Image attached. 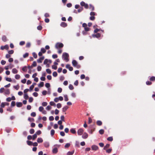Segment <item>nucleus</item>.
<instances>
[{
	"instance_id": "nucleus-1",
	"label": "nucleus",
	"mask_w": 155,
	"mask_h": 155,
	"mask_svg": "<svg viewBox=\"0 0 155 155\" xmlns=\"http://www.w3.org/2000/svg\"><path fill=\"white\" fill-rule=\"evenodd\" d=\"M69 55L68 53H63L62 54V58L64 59V60L68 62L69 61Z\"/></svg>"
},
{
	"instance_id": "nucleus-2",
	"label": "nucleus",
	"mask_w": 155,
	"mask_h": 155,
	"mask_svg": "<svg viewBox=\"0 0 155 155\" xmlns=\"http://www.w3.org/2000/svg\"><path fill=\"white\" fill-rule=\"evenodd\" d=\"M72 64L74 67H76L77 68H79L81 67L80 65L78 64L75 60H74L72 61Z\"/></svg>"
},
{
	"instance_id": "nucleus-3",
	"label": "nucleus",
	"mask_w": 155,
	"mask_h": 155,
	"mask_svg": "<svg viewBox=\"0 0 155 155\" xmlns=\"http://www.w3.org/2000/svg\"><path fill=\"white\" fill-rule=\"evenodd\" d=\"M64 46V45L61 43H57L55 45V48L58 49L59 48H62Z\"/></svg>"
},
{
	"instance_id": "nucleus-4",
	"label": "nucleus",
	"mask_w": 155,
	"mask_h": 155,
	"mask_svg": "<svg viewBox=\"0 0 155 155\" xmlns=\"http://www.w3.org/2000/svg\"><path fill=\"white\" fill-rule=\"evenodd\" d=\"M94 125L93 126H92L91 125L89 126V128L88 130L89 132L91 134H92L95 128L94 127Z\"/></svg>"
},
{
	"instance_id": "nucleus-5",
	"label": "nucleus",
	"mask_w": 155,
	"mask_h": 155,
	"mask_svg": "<svg viewBox=\"0 0 155 155\" xmlns=\"http://www.w3.org/2000/svg\"><path fill=\"white\" fill-rule=\"evenodd\" d=\"M80 5L82 6H84L86 9L88 8V5L87 4L85 3L84 2L82 1L80 2Z\"/></svg>"
},
{
	"instance_id": "nucleus-6",
	"label": "nucleus",
	"mask_w": 155,
	"mask_h": 155,
	"mask_svg": "<svg viewBox=\"0 0 155 155\" xmlns=\"http://www.w3.org/2000/svg\"><path fill=\"white\" fill-rule=\"evenodd\" d=\"M91 149L93 150H97L99 149L98 147L96 145H93L91 146Z\"/></svg>"
},
{
	"instance_id": "nucleus-7",
	"label": "nucleus",
	"mask_w": 155,
	"mask_h": 155,
	"mask_svg": "<svg viewBox=\"0 0 155 155\" xmlns=\"http://www.w3.org/2000/svg\"><path fill=\"white\" fill-rule=\"evenodd\" d=\"M9 48V46L8 45H6L4 46H2L0 47V49L2 50H3L4 49L8 50Z\"/></svg>"
},
{
	"instance_id": "nucleus-8",
	"label": "nucleus",
	"mask_w": 155,
	"mask_h": 155,
	"mask_svg": "<svg viewBox=\"0 0 155 155\" xmlns=\"http://www.w3.org/2000/svg\"><path fill=\"white\" fill-rule=\"evenodd\" d=\"M84 132L82 128L79 129L78 131V135H81Z\"/></svg>"
},
{
	"instance_id": "nucleus-9",
	"label": "nucleus",
	"mask_w": 155,
	"mask_h": 155,
	"mask_svg": "<svg viewBox=\"0 0 155 155\" xmlns=\"http://www.w3.org/2000/svg\"><path fill=\"white\" fill-rule=\"evenodd\" d=\"M66 68L68 69L70 71H71L73 70V68L70 66L69 64H67L66 66Z\"/></svg>"
},
{
	"instance_id": "nucleus-10",
	"label": "nucleus",
	"mask_w": 155,
	"mask_h": 155,
	"mask_svg": "<svg viewBox=\"0 0 155 155\" xmlns=\"http://www.w3.org/2000/svg\"><path fill=\"white\" fill-rule=\"evenodd\" d=\"M45 57L44 56L40 57L39 59H38L37 61L38 63H41L42 62V61L44 59Z\"/></svg>"
},
{
	"instance_id": "nucleus-11",
	"label": "nucleus",
	"mask_w": 155,
	"mask_h": 155,
	"mask_svg": "<svg viewBox=\"0 0 155 155\" xmlns=\"http://www.w3.org/2000/svg\"><path fill=\"white\" fill-rule=\"evenodd\" d=\"M61 26L63 27H65L67 26V24L64 22H62L61 24Z\"/></svg>"
},
{
	"instance_id": "nucleus-12",
	"label": "nucleus",
	"mask_w": 155,
	"mask_h": 155,
	"mask_svg": "<svg viewBox=\"0 0 155 155\" xmlns=\"http://www.w3.org/2000/svg\"><path fill=\"white\" fill-rule=\"evenodd\" d=\"M22 105V104L21 102H17L16 103V106L18 107H21Z\"/></svg>"
},
{
	"instance_id": "nucleus-13",
	"label": "nucleus",
	"mask_w": 155,
	"mask_h": 155,
	"mask_svg": "<svg viewBox=\"0 0 155 155\" xmlns=\"http://www.w3.org/2000/svg\"><path fill=\"white\" fill-rule=\"evenodd\" d=\"M88 137V134L87 133H84L82 136V137L84 139L87 138Z\"/></svg>"
},
{
	"instance_id": "nucleus-14",
	"label": "nucleus",
	"mask_w": 155,
	"mask_h": 155,
	"mask_svg": "<svg viewBox=\"0 0 155 155\" xmlns=\"http://www.w3.org/2000/svg\"><path fill=\"white\" fill-rule=\"evenodd\" d=\"M58 152V149L56 147L54 148L52 150V152L54 153H56Z\"/></svg>"
},
{
	"instance_id": "nucleus-15",
	"label": "nucleus",
	"mask_w": 155,
	"mask_h": 155,
	"mask_svg": "<svg viewBox=\"0 0 155 155\" xmlns=\"http://www.w3.org/2000/svg\"><path fill=\"white\" fill-rule=\"evenodd\" d=\"M93 37L95 36L97 38H98L101 37V34L99 33H97L95 35H93Z\"/></svg>"
},
{
	"instance_id": "nucleus-16",
	"label": "nucleus",
	"mask_w": 155,
	"mask_h": 155,
	"mask_svg": "<svg viewBox=\"0 0 155 155\" xmlns=\"http://www.w3.org/2000/svg\"><path fill=\"white\" fill-rule=\"evenodd\" d=\"M68 107L67 106H65L63 108H62V112H65L68 109Z\"/></svg>"
},
{
	"instance_id": "nucleus-17",
	"label": "nucleus",
	"mask_w": 155,
	"mask_h": 155,
	"mask_svg": "<svg viewBox=\"0 0 155 155\" xmlns=\"http://www.w3.org/2000/svg\"><path fill=\"white\" fill-rule=\"evenodd\" d=\"M37 141L38 143H41L43 142V140L42 138H38Z\"/></svg>"
},
{
	"instance_id": "nucleus-18",
	"label": "nucleus",
	"mask_w": 155,
	"mask_h": 155,
	"mask_svg": "<svg viewBox=\"0 0 155 155\" xmlns=\"http://www.w3.org/2000/svg\"><path fill=\"white\" fill-rule=\"evenodd\" d=\"M96 123L97 125L99 126L101 125L102 124V121H101V120L97 121Z\"/></svg>"
},
{
	"instance_id": "nucleus-19",
	"label": "nucleus",
	"mask_w": 155,
	"mask_h": 155,
	"mask_svg": "<svg viewBox=\"0 0 155 155\" xmlns=\"http://www.w3.org/2000/svg\"><path fill=\"white\" fill-rule=\"evenodd\" d=\"M110 146V145L109 144H107L105 146H104V150H106V149L108 148Z\"/></svg>"
},
{
	"instance_id": "nucleus-20",
	"label": "nucleus",
	"mask_w": 155,
	"mask_h": 155,
	"mask_svg": "<svg viewBox=\"0 0 155 155\" xmlns=\"http://www.w3.org/2000/svg\"><path fill=\"white\" fill-rule=\"evenodd\" d=\"M44 146L46 147H48L49 146V143L48 142H45L44 143Z\"/></svg>"
},
{
	"instance_id": "nucleus-21",
	"label": "nucleus",
	"mask_w": 155,
	"mask_h": 155,
	"mask_svg": "<svg viewBox=\"0 0 155 155\" xmlns=\"http://www.w3.org/2000/svg\"><path fill=\"white\" fill-rule=\"evenodd\" d=\"M74 151H69L67 153V155H72L74 154Z\"/></svg>"
},
{
	"instance_id": "nucleus-22",
	"label": "nucleus",
	"mask_w": 155,
	"mask_h": 155,
	"mask_svg": "<svg viewBox=\"0 0 155 155\" xmlns=\"http://www.w3.org/2000/svg\"><path fill=\"white\" fill-rule=\"evenodd\" d=\"M10 93V90L9 89H7L5 91V94H9Z\"/></svg>"
},
{
	"instance_id": "nucleus-23",
	"label": "nucleus",
	"mask_w": 155,
	"mask_h": 155,
	"mask_svg": "<svg viewBox=\"0 0 155 155\" xmlns=\"http://www.w3.org/2000/svg\"><path fill=\"white\" fill-rule=\"evenodd\" d=\"M2 40L3 41L5 42L7 41V38L5 36H3L2 38Z\"/></svg>"
},
{
	"instance_id": "nucleus-24",
	"label": "nucleus",
	"mask_w": 155,
	"mask_h": 155,
	"mask_svg": "<svg viewBox=\"0 0 155 155\" xmlns=\"http://www.w3.org/2000/svg\"><path fill=\"white\" fill-rule=\"evenodd\" d=\"M89 8L91 9V10L92 11H93L94 10V7L91 4H90L89 5Z\"/></svg>"
},
{
	"instance_id": "nucleus-25",
	"label": "nucleus",
	"mask_w": 155,
	"mask_h": 155,
	"mask_svg": "<svg viewBox=\"0 0 155 155\" xmlns=\"http://www.w3.org/2000/svg\"><path fill=\"white\" fill-rule=\"evenodd\" d=\"M12 72L14 74H17L18 73V70L16 68H13L12 70Z\"/></svg>"
},
{
	"instance_id": "nucleus-26",
	"label": "nucleus",
	"mask_w": 155,
	"mask_h": 155,
	"mask_svg": "<svg viewBox=\"0 0 155 155\" xmlns=\"http://www.w3.org/2000/svg\"><path fill=\"white\" fill-rule=\"evenodd\" d=\"M70 132L72 134H75L76 133V131L74 129L72 128L70 130Z\"/></svg>"
},
{
	"instance_id": "nucleus-27",
	"label": "nucleus",
	"mask_w": 155,
	"mask_h": 155,
	"mask_svg": "<svg viewBox=\"0 0 155 155\" xmlns=\"http://www.w3.org/2000/svg\"><path fill=\"white\" fill-rule=\"evenodd\" d=\"M149 79L151 81H155V77L154 76H152Z\"/></svg>"
},
{
	"instance_id": "nucleus-28",
	"label": "nucleus",
	"mask_w": 155,
	"mask_h": 155,
	"mask_svg": "<svg viewBox=\"0 0 155 155\" xmlns=\"http://www.w3.org/2000/svg\"><path fill=\"white\" fill-rule=\"evenodd\" d=\"M24 98L25 100H27L28 98V96L27 94H24Z\"/></svg>"
},
{
	"instance_id": "nucleus-29",
	"label": "nucleus",
	"mask_w": 155,
	"mask_h": 155,
	"mask_svg": "<svg viewBox=\"0 0 155 155\" xmlns=\"http://www.w3.org/2000/svg\"><path fill=\"white\" fill-rule=\"evenodd\" d=\"M44 85V83L43 82H41L39 84H38V86L39 87H42Z\"/></svg>"
},
{
	"instance_id": "nucleus-30",
	"label": "nucleus",
	"mask_w": 155,
	"mask_h": 155,
	"mask_svg": "<svg viewBox=\"0 0 155 155\" xmlns=\"http://www.w3.org/2000/svg\"><path fill=\"white\" fill-rule=\"evenodd\" d=\"M50 104L51 106H53L55 107L56 106V104L53 101L50 102Z\"/></svg>"
},
{
	"instance_id": "nucleus-31",
	"label": "nucleus",
	"mask_w": 155,
	"mask_h": 155,
	"mask_svg": "<svg viewBox=\"0 0 155 155\" xmlns=\"http://www.w3.org/2000/svg\"><path fill=\"white\" fill-rule=\"evenodd\" d=\"M28 120L30 122H34L35 121L34 118L31 117H29L28 119Z\"/></svg>"
},
{
	"instance_id": "nucleus-32",
	"label": "nucleus",
	"mask_w": 155,
	"mask_h": 155,
	"mask_svg": "<svg viewBox=\"0 0 155 155\" xmlns=\"http://www.w3.org/2000/svg\"><path fill=\"white\" fill-rule=\"evenodd\" d=\"M46 72L49 74H51V70L49 68L46 69Z\"/></svg>"
},
{
	"instance_id": "nucleus-33",
	"label": "nucleus",
	"mask_w": 155,
	"mask_h": 155,
	"mask_svg": "<svg viewBox=\"0 0 155 155\" xmlns=\"http://www.w3.org/2000/svg\"><path fill=\"white\" fill-rule=\"evenodd\" d=\"M55 133V131L54 130H51V136H53L54 135Z\"/></svg>"
},
{
	"instance_id": "nucleus-34",
	"label": "nucleus",
	"mask_w": 155,
	"mask_h": 155,
	"mask_svg": "<svg viewBox=\"0 0 155 155\" xmlns=\"http://www.w3.org/2000/svg\"><path fill=\"white\" fill-rule=\"evenodd\" d=\"M99 132L101 134H103L104 133V130L103 129H101L99 130Z\"/></svg>"
},
{
	"instance_id": "nucleus-35",
	"label": "nucleus",
	"mask_w": 155,
	"mask_h": 155,
	"mask_svg": "<svg viewBox=\"0 0 155 155\" xmlns=\"http://www.w3.org/2000/svg\"><path fill=\"white\" fill-rule=\"evenodd\" d=\"M107 140L108 141H111L113 140V138L112 137H110L107 138Z\"/></svg>"
},
{
	"instance_id": "nucleus-36",
	"label": "nucleus",
	"mask_w": 155,
	"mask_h": 155,
	"mask_svg": "<svg viewBox=\"0 0 155 155\" xmlns=\"http://www.w3.org/2000/svg\"><path fill=\"white\" fill-rule=\"evenodd\" d=\"M64 100L65 101H68V100L67 95H64Z\"/></svg>"
},
{
	"instance_id": "nucleus-37",
	"label": "nucleus",
	"mask_w": 155,
	"mask_h": 155,
	"mask_svg": "<svg viewBox=\"0 0 155 155\" xmlns=\"http://www.w3.org/2000/svg\"><path fill=\"white\" fill-rule=\"evenodd\" d=\"M27 144L29 145H31L33 144L32 142L29 140L27 141Z\"/></svg>"
},
{
	"instance_id": "nucleus-38",
	"label": "nucleus",
	"mask_w": 155,
	"mask_h": 155,
	"mask_svg": "<svg viewBox=\"0 0 155 155\" xmlns=\"http://www.w3.org/2000/svg\"><path fill=\"white\" fill-rule=\"evenodd\" d=\"M83 10V8L82 7H81L77 11L78 12L80 13Z\"/></svg>"
},
{
	"instance_id": "nucleus-39",
	"label": "nucleus",
	"mask_w": 155,
	"mask_h": 155,
	"mask_svg": "<svg viewBox=\"0 0 155 155\" xmlns=\"http://www.w3.org/2000/svg\"><path fill=\"white\" fill-rule=\"evenodd\" d=\"M32 65V67H35L37 66V63H36V62L35 61H34L33 63V64H32L31 65Z\"/></svg>"
},
{
	"instance_id": "nucleus-40",
	"label": "nucleus",
	"mask_w": 155,
	"mask_h": 155,
	"mask_svg": "<svg viewBox=\"0 0 155 155\" xmlns=\"http://www.w3.org/2000/svg\"><path fill=\"white\" fill-rule=\"evenodd\" d=\"M41 51L43 53H45L46 52V50L44 48H42L41 49Z\"/></svg>"
},
{
	"instance_id": "nucleus-41",
	"label": "nucleus",
	"mask_w": 155,
	"mask_h": 155,
	"mask_svg": "<svg viewBox=\"0 0 155 155\" xmlns=\"http://www.w3.org/2000/svg\"><path fill=\"white\" fill-rule=\"evenodd\" d=\"M13 87L16 90H18L19 88V86L18 85H17L16 86H14Z\"/></svg>"
},
{
	"instance_id": "nucleus-42",
	"label": "nucleus",
	"mask_w": 155,
	"mask_h": 155,
	"mask_svg": "<svg viewBox=\"0 0 155 155\" xmlns=\"http://www.w3.org/2000/svg\"><path fill=\"white\" fill-rule=\"evenodd\" d=\"M69 88L71 90H72L74 89V87L72 84L69 85Z\"/></svg>"
},
{
	"instance_id": "nucleus-43",
	"label": "nucleus",
	"mask_w": 155,
	"mask_h": 155,
	"mask_svg": "<svg viewBox=\"0 0 155 155\" xmlns=\"http://www.w3.org/2000/svg\"><path fill=\"white\" fill-rule=\"evenodd\" d=\"M31 115L32 117H35L36 116V113L35 112H33L31 113Z\"/></svg>"
},
{
	"instance_id": "nucleus-44",
	"label": "nucleus",
	"mask_w": 155,
	"mask_h": 155,
	"mask_svg": "<svg viewBox=\"0 0 155 155\" xmlns=\"http://www.w3.org/2000/svg\"><path fill=\"white\" fill-rule=\"evenodd\" d=\"M28 53H26L23 55V57L24 58H26L28 56Z\"/></svg>"
},
{
	"instance_id": "nucleus-45",
	"label": "nucleus",
	"mask_w": 155,
	"mask_h": 155,
	"mask_svg": "<svg viewBox=\"0 0 155 155\" xmlns=\"http://www.w3.org/2000/svg\"><path fill=\"white\" fill-rule=\"evenodd\" d=\"M37 137V135L36 134H35L33 136L32 140H35Z\"/></svg>"
},
{
	"instance_id": "nucleus-46",
	"label": "nucleus",
	"mask_w": 155,
	"mask_h": 155,
	"mask_svg": "<svg viewBox=\"0 0 155 155\" xmlns=\"http://www.w3.org/2000/svg\"><path fill=\"white\" fill-rule=\"evenodd\" d=\"M53 76L54 77H56L58 75V74L57 72L56 71H54L53 73Z\"/></svg>"
},
{
	"instance_id": "nucleus-47",
	"label": "nucleus",
	"mask_w": 155,
	"mask_h": 155,
	"mask_svg": "<svg viewBox=\"0 0 155 155\" xmlns=\"http://www.w3.org/2000/svg\"><path fill=\"white\" fill-rule=\"evenodd\" d=\"M29 132L31 134H33L35 132V130L34 129H31L30 130Z\"/></svg>"
},
{
	"instance_id": "nucleus-48",
	"label": "nucleus",
	"mask_w": 155,
	"mask_h": 155,
	"mask_svg": "<svg viewBox=\"0 0 155 155\" xmlns=\"http://www.w3.org/2000/svg\"><path fill=\"white\" fill-rule=\"evenodd\" d=\"M22 70L24 71H26L27 70V67L25 66L23 67L22 68Z\"/></svg>"
},
{
	"instance_id": "nucleus-49",
	"label": "nucleus",
	"mask_w": 155,
	"mask_h": 155,
	"mask_svg": "<svg viewBox=\"0 0 155 155\" xmlns=\"http://www.w3.org/2000/svg\"><path fill=\"white\" fill-rule=\"evenodd\" d=\"M106 152L108 153H110L112 151V149H108L107 150L106 149Z\"/></svg>"
},
{
	"instance_id": "nucleus-50",
	"label": "nucleus",
	"mask_w": 155,
	"mask_h": 155,
	"mask_svg": "<svg viewBox=\"0 0 155 155\" xmlns=\"http://www.w3.org/2000/svg\"><path fill=\"white\" fill-rule=\"evenodd\" d=\"M31 46V43L30 42L27 43L26 45V48H29Z\"/></svg>"
},
{
	"instance_id": "nucleus-51",
	"label": "nucleus",
	"mask_w": 155,
	"mask_h": 155,
	"mask_svg": "<svg viewBox=\"0 0 155 155\" xmlns=\"http://www.w3.org/2000/svg\"><path fill=\"white\" fill-rule=\"evenodd\" d=\"M57 107L58 108H60L61 107V104L60 103H58L57 105Z\"/></svg>"
},
{
	"instance_id": "nucleus-52",
	"label": "nucleus",
	"mask_w": 155,
	"mask_h": 155,
	"mask_svg": "<svg viewBox=\"0 0 155 155\" xmlns=\"http://www.w3.org/2000/svg\"><path fill=\"white\" fill-rule=\"evenodd\" d=\"M20 76L19 74H16L15 76V78L16 79H18L20 78Z\"/></svg>"
},
{
	"instance_id": "nucleus-53",
	"label": "nucleus",
	"mask_w": 155,
	"mask_h": 155,
	"mask_svg": "<svg viewBox=\"0 0 155 155\" xmlns=\"http://www.w3.org/2000/svg\"><path fill=\"white\" fill-rule=\"evenodd\" d=\"M32 54L33 55V57L35 58H37V55L35 52L33 53Z\"/></svg>"
},
{
	"instance_id": "nucleus-54",
	"label": "nucleus",
	"mask_w": 155,
	"mask_h": 155,
	"mask_svg": "<svg viewBox=\"0 0 155 155\" xmlns=\"http://www.w3.org/2000/svg\"><path fill=\"white\" fill-rule=\"evenodd\" d=\"M33 100V99L32 97H30L29 98V102L30 103L32 102Z\"/></svg>"
},
{
	"instance_id": "nucleus-55",
	"label": "nucleus",
	"mask_w": 155,
	"mask_h": 155,
	"mask_svg": "<svg viewBox=\"0 0 155 155\" xmlns=\"http://www.w3.org/2000/svg\"><path fill=\"white\" fill-rule=\"evenodd\" d=\"M70 143H67L64 146V147L65 148H68L70 146Z\"/></svg>"
},
{
	"instance_id": "nucleus-56",
	"label": "nucleus",
	"mask_w": 155,
	"mask_h": 155,
	"mask_svg": "<svg viewBox=\"0 0 155 155\" xmlns=\"http://www.w3.org/2000/svg\"><path fill=\"white\" fill-rule=\"evenodd\" d=\"M15 101H12L11 104V106L12 107H14L15 106Z\"/></svg>"
},
{
	"instance_id": "nucleus-57",
	"label": "nucleus",
	"mask_w": 155,
	"mask_h": 155,
	"mask_svg": "<svg viewBox=\"0 0 155 155\" xmlns=\"http://www.w3.org/2000/svg\"><path fill=\"white\" fill-rule=\"evenodd\" d=\"M44 110V108L41 106L39 108V110L41 112H42Z\"/></svg>"
},
{
	"instance_id": "nucleus-58",
	"label": "nucleus",
	"mask_w": 155,
	"mask_h": 155,
	"mask_svg": "<svg viewBox=\"0 0 155 155\" xmlns=\"http://www.w3.org/2000/svg\"><path fill=\"white\" fill-rule=\"evenodd\" d=\"M92 122V120L91 117L88 118V123L89 124H91Z\"/></svg>"
},
{
	"instance_id": "nucleus-59",
	"label": "nucleus",
	"mask_w": 155,
	"mask_h": 155,
	"mask_svg": "<svg viewBox=\"0 0 155 155\" xmlns=\"http://www.w3.org/2000/svg\"><path fill=\"white\" fill-rule=\"evenodd\" d=\"M90 15L91 16H94L95 15V13L94 12H91L90 13Z\"/></svg>"
},
{
	"instance_id": "nucleus-60",
	"label": "nucleus",
	"mask_w": 155,
	"mask_h": 155,
	"mask_svg": "<svg viewBox=\"0 0 155 155\" xmlns=\"http://www.w3.org/2000/svg\"><path fill=\"white\" fill-rule=\"evenodd\" d=\"M95 19V17L94 16H91L90 18V19L91 20L94 21Z\"/></svg>"
},
{
	"instance_id": "nucleus-61",
	"label": "nucleus",
	"mask_w": 155,
	"mask_h": 155,
	"mask_svg": "<svg viewBox=\"0 0 155 155\" xmlns=\"http://www.w3.org/2000/svg\"><path fill=\"white\" fill-rule=\"evenodd\" d=\"M14 52V51L13 50H12L9 51H8V53L10 54H12Z\"/></svg>"
},
{
	"instance_id": "nucleus-62",
	"label": "nucleus",
	"mask_w": 155,
	"mask_h": 155,
	"mask_svg": "<svg viewBox=\"0 0 155 155\" xmlns=\"http://www.w3.org/2000/svg\"><path fill=\"white\" fill-rule=\"evenodd\" d=\"M47 104H48L46 102H43L42 104V105L44 107L46 106L47 105Z\"/></svg>"
},
{
	"instance_id": "nucleus-63",
	"label": "nucleus",
	"mask_w": 155,
	"mask_h": 155,
	"mask_svg": "<svg viewBox=\"0 0 155 155\" xmlns=\"http://www.w3.org/2000/svg\"><path fill=\"white\" fill-rule=\"evenodd\" d=\"M41 130H38L36 132V134L37 135H39L40 134H41Z\"/></svg>"
},
{
	"instance_id": "nucleus-64",
	"label": "nucleus",
	"mask_w": 155,
	"mask_h": 155,
	"mask_svg": "<svg viewBox=\"0 0 155 155\" xmlns=\"http://www.w3.org/2000/svg\"><path fill=\"white\" fill-rule=\"evenodd\" d=\"M37 28L39 30H41L42 29V27L41 25H39L37 27Z\"/></svg>"
}]
</instances>
